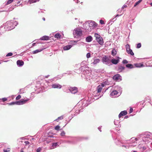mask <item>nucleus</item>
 <instances>
[{
  "mask_svg": "<svg viewBox=\"0 0 152 152\" xmlns=\"http://www.w3.org/2000/svg\"><path fill=\"white\" fill-rule=\"evenodd\" d=\"M152 134L151 133L147 132L140 134L138 138L141 139L140 138H141L143 142L148 143L151 141L152 138Z\"/></svg>",
  "mask_w": 152,
  "mask_h": 152,
  "instance_id": "obj_1",
  "label": "nucleus"
},
{
  "mask_svg": "<svg viewBox=\"0 0 152 152\" xmlns=\"http://www.w3.org/2000/svg\"><path fill=\"white\" fill-rule=\"evenodd\" d=\"M84 66L85 68L83 70L81 76L83 78L87 80H90L92 78V71L89 67Z\"/></svg>",
  "mask_w": 152,
  "mask_h": 152,
  "instance_id": "obj_2",
  "label": "nucleus"
},
{
  "mask_svg": "<svg viewBox=\"0 0 152 152\" xmlns=\"http://www.w3.org/2000/svg\"><path fill=\"white\" fill-rule=\"evenodd\" d=\"M113 137L115 143L118 146L124 148L125 149H128L130 147H131L128 143H123L125 142V140H121L118 138H114Z\"/></svg>",
  "mask_w": 152,
  "mask_h": 152,
  "instance_id": "obj_3",
  "label": "nucleus"
},
{
  "mask_svg": "<svg viewBox=\"0 0 152 152\" xmlns=\"http://www.w3.org/2000/svg\"><path fill=\"white\" fill-rule=\"evenodd\" d=\"M97 26V24L93 21L89 20L86 22V24H83L85 29L87 32H90L92 29V27H95Z\"/></svg>",
  "mask_w": 152,
  "mask_h": 152,
  "instance_id": "obj_4",
  "label": "nucleus"
},
{
  "mask_svg": "<svg viewBox=\"0 0 152 152\" xmlns=\"http://www.w3.org/2000/svg\"><path fill=\"white\" fill-rule=\"evenodd\" d=\"M139 139L138 138H135L134 137H133L129 140H125V142L123 143L124 144L128 143V144H129L131 147H134L137 145V143L136 141Z\"/></svg>",
  "mask_w": 152,
  "mask_h": 152,
  "instance_id": "obj_5",
  "label": "nucleus"
},
{
  "mask_svg": "<svg viewBox=\"0 0 152 152\" xmlns=\"http://www.w3.org/2000/svg\"><path fill=\"white\" fill-rule=\"evenodd\" d=\"M91 100V98H88L87 97L81 100L79 103L81 104V107L83 108L87 107L90 104V101Z\"/></svg>",
  "mask_w": 152,
  "mask_h": 152,
  "instance_id": "obj_6",
  "label": "nucleus"
},
{
  "mask_svg": "<svg viewBox=\"0 0 152 152\" xmlns=\"http://www.w3.org/2000/svg\"><path fill=\"white\" fill-rule=\"evenodd\" d=\"M94 37L96 38V40L100 45H102L104 43L103 38L101 36L97 33L94 34Z\"/></svg>",
  "mask_w": 152,
  "mask_h": 152,
  "instance_id": "obj_7",
  "label": "nucleus"
},
{
  "mask_svg": "<svg viewBox=\"0 0 152 152\" xmlns=\"http://www.w3.org/2000/svg\"><path fill=\"white\" fill-rule=\"evenodd\" d=\"M69 91L72 94H75L77 92V88L76 87H70L69 89H66V90H64V91L66 93H68Z\"/></svg>",
  "mask_w": 152,
  "mask_h": 152,
  "instance_id": "obj_8",
  "label": "nucleus"
},
{
  "mask_svg": "<svg viewBox=\"0 0 152 152\" xmlns=\"http://www.w3.org/2000/svg\"><path fill=\"white\" fill-rule=\"evenodd\" d=\"M120 91H121V90ZM121 94V91L118 92L116 90L113 91L110 94V96L112 98L118 97Z\"/></svg>",
  "mask_w": 152,
  "mask_h": 152,
  "instance_id": "obj_9",
  "label": "nucleus"
},
{
  "mask_svg": "<svg viewBox=\"0 0 152 152\" xmlns=\"http://www.w3.org/2000/svg\"><path fill=\"white\" fill-rule=\"evenodd\" d=\"M102 61L103 63L107 65H110V61L107 56H104L102 58Z\"/></svg>",
  "mask_w": 152,
  "mask_h": 152,
  "instance_id": "obj_10",
  "label": "nucleus"
},
{
  "mask_svg": "<svg viewBox=\"0 0 152 152\" xmlns=\"http://www.w3.org/2000/svg\"><path fill=\"white\" fill-rule=\"evenodd\" d=\"M30 99H21L18 101H16V105H21L25 104Z\"/></svg>",
  "mask_w": 152,
  "mask_h": 152,
  "instance_id": "obj_11",
  "label": "nucleus"
},
{
  "mask_svg": "<svg viewBox=\"0 0 152 152\" xmlns=\"http://www.w3.org/2000/svg\"><path fill=\"white\" fill-rule=\"evenodd\" d=\"M82 33V30L78 29L77 28H76L73 31V34L74 35H76L77 36H80Z\"/></svg>",
  "mask_w": 152,
  "mask_h": 152,
  "instance_id": "obj_12",
  "label": "nucleus"
},
{
  "mask_svg": "<svg viewBox=\"0 0 152 152\" xmlns=\"http://www.w3.org/2000/svg\"><path fill=\"white\" fill-rule=\"evenodd\" d=\"M18 24V23L17 21L10 20V30L14 28Z\"/></svg>",
  "mask_w": 152,
  "mask_h": 152,
  "instance_id": "obj_13",
  "label": "nucleus"
},
{
  "mask_svg": "<svg viewBox=\"0 0 152 152\" xmlns=\"http://www.w3.org/2000/svg\"><path fill=\"white\" fill-rule=\"evenodd\" d=\"M50 37L49 36H44L42 37H41L40 39H35L34 40V42L36 41V43H38V41L39 40H46L47 41L50 39Z\"/></svg>",
  "mask_w": 152,
  "mask_h": 152,
  "instance_id": "obj_14",
  "label": "nucleus"
},
{
  "mask_svg": "<svg viewBox=\"0 0 152 152\" xmlns=\"http://www.w3.org/2000/svg\"><path fill=\"white\" fill-rule=\"evenodd\" d=\"M120 58L119 57L117 56V59H115V58L112 59L110 61V63L111 62L112 64L116 65L119 62V59ZM111 64H110V65Z\"/></svg>",
  "mask_w": 152,
  "mask_h": 152,
  "instance_id": "obj_15",
  "label": "nucleus"
},
{
  "mask_svg": "<svg viewBox=\"0 0 152 152\" xmlns=\"http://www.w3.org/2000/svg\"><path fill=\"white\" fill-rule=\"evenodd\" d=\"M121 76L119 74L115 75L113 77V79L116 81H121L122 80Z\"/></svg>",
  "mask_w": 152,
  "mask_h": 152,
  "instance_id": "obj_16",
  "label": "nucleus"
},
{
  "mask_svg": "<svg viewBox=\"0 0 152 152\" xmlns=\"http://www.w3.org/2000/svg\"><path fill=\"white\" fill-rule=\"evenodd\" d=\"M60 143L59 142H55L52 143L50 145L51 149H54L58 147Z\"/></svg>",
  "mask_w": 152,
  "mask_h": 152,
  "instance_id": "obj_17",
  "label": "nucleus"
},
{
  "mask_svg": "<svg viewBox=\"0 0 152 152\" xmlns=\"http://www.w3.org/2000/svg\"><path fill=\"white\" fill-rule=\"evenodd\" d=\"M52 88H53L61 89L62 86L58 83H54L51 85Z\"/></svg>",
  "mask_w": 152,
  "mask_h": 152,
  "instance_id": "obj_18",
  "label": "nucleus"
},
{
  "mask_svg": "<svg viewBox=\"0 0 152 152\" xmlns=\"http://www.w3.org/2000/svg\"><path fill=\"white\" fill-rule=\"evenodd\" d=\"M24 64V61L21 60H18L17 61V64L18 67L22 66Z\"/></svg>",
  "mask_w": 152,
  "mask_h": 152,
  "instance_id": "obj_19",
  "label": "nucleus"
},
{
  "mask_svg": "<svg viewBox=\"0 0 152 152\" xmlns=\"http://www.w3.org/2000/svg\"><path fill=\"white\" fill-rule=\"evenodd\" d=\"M85 68V66H83L81 67L80 69H75L74 70V72L79 74L81 73V72L83 71V69Z\"/></svg>",
  "mask_w": 152,
  "mask_h": 152,
  "instance_id": "obj_20",
  "label": "nucleus"
},
{
  "mask_svg": "<svg viewBox=\"0 0 152 152\" xmlns=\"http://www.w3.org/2000/svg\"><path fill=\"white\" fill-rule=\"evenodd\" d=\"M127 113V112L126 110H124L121 111L119 113L118 115L119 118H120L122 116H125L126 115Z\"/></svg>",
  "mask_w": 152,
  "mask_h": 152,
  "instance_id": "obj_21",
  "label": "nucleus"
},
{
  "mask_svg": "<svg viewBox=\"0 0 152 152\" xmlns=\"http://www.w3.org/2000/svg\"><path fill=\"white\" fill-rule=\"evenodd\" d=\"M89 137H77V139L78 140H87L88 139Z\"/></svg>",
  "mask_w": 152,
  "mask_h": 152,
  "instance_id": "obj_22",
  "label": "nucleus"
},
{
  "mask_svg": "<svg viewBox=\"0 0 152 152\" xmlns=\"http://www.w3.org/2000/svg\"><path fill=\"white\" fill-rule=\"evenodd\" d=\"M93 40L92 37L91 36H89L87 37L86 39V41L88 42H91Z\"/></svg>",
  "mask_w": 152,
  "mask_h": 152,
  "instance_id": "obj_23",
  "label": "nucleus"
},
{
  "mask_svg": "<svg viewBox=\"0 0 152 152\" xmlns=\"http://www.w3.org/2000/svg\"><path fill=\"white\" fill-rule=\"evenodd\" d=\"M72 47V45H68L64 46L63 47V50H68L70 49Z\"/></svg>",
  "mask_w": 152,
  "mask_h": 152,
  "instance_id": "obj_24",
  "label": "nucleus"
},
{
  "mask_svg": "<svg viewBox=\"0 0 152 152\" xmlns=\"http://www.w3.org/2000/svg\"><path fill=\"white\" fill-rule=\"evenodd\" d=\"M125 69V67L124 66H119L118 69H117V71L119 72H122Z\"/></svg>",
  "mask_w": 152,
  "mask_h": 152,
  "instance_id": "obj_25",
  "label": "nucleus"
},
{
  "mask_svg": "<svg viewBox=\"0 0 152 152\" xmlns=\"http://www.w3.org/2000/svg\"><path fill=\"white\" fill-rule=\"evenodd\" d=\"M43 48H41L40 49L36 50H35L33 51L32 52V53H33V54H36L37 53H38L39 52L42 51V50H43Z\"/></svg>",
  "mask_w": 152,
  "mask_h": 152,
  "instance_id": "obj_26",
  "label": "nucleus"
},
{
  "mask_svg": "<svg viewBox=\"0 0 152 152\" xmlns=\"http://www.w3.org/2000/svg\"><path fill=\"white\" fill-rule=\"evenodd\" d=\"M147 148V147L146 146H142V148H141L140 151H141V152H146Z\"/></svg>",
  "mask_w": 152,
  "mask_h": 152,
  "instance_id": "obj_27",
  "label": "nucleus"
},
{
  "mask_svg": "<svg viewBox=\"0 0 152 152\" xmlns=\"http://www.w3.org/2000/svg\"><path fill=\"white\" fill-rule=\"evenodd\" d=\"M126 66L127 68L130 69H132L134 67L133 66V65L132 64H126Z\"/></svg>",
  "mask_w": 152,
  "mask_h": 152,
  "instance_id": "obj_28",
  "label": "nucleus"
},
{
  "mask_svg": "<svg viewBox=\"0 0 152 152\" xmlns=\"http://www.w3.org/2000/svg\"><path fill=\"white\" fill-rule=\"evenodd\" d=\"M26 92V91L24 88H22L20 89L18 94H21L25 93Z\"/></svg>",
  "mask_w": 152,
  "mask_h": 152,
  "instance_id": "obj_29",
  "label": "nucleus"
},
{
  "mask_svg": "<svg viewBox=\"0 0 152 152\" xmlns=\"http://www.w3.org/2000/svg\"><path fill=\"white\" fill-rule=\"evenodd\" d=\"M126 51L128 54H129L132 56H133L134 55V54L131 49H130L129 50Z\"/></svg>",
  "mask_w": 152,
  "mask_h": 152,
  "instance_id": "obj_30",
  "label": "nucleus"
},
{
  "mask_svg": "<svg viewBox=\"0 0 152 152\" xmlns=\"http://www.w3.org/2000/svg\"><path fill=\"white\" fill-rule=\"evenodd\" d=\"M102 89V88L100 85H99L97 87L96 90L98 93L100 92Z\"/></svg>",
  "mask_w": 152,
  "mask_h": 152,
  "instance_id": "obj_31",
  "label": "nucleus"
},
{
  "mask_svg": "<svg viewBox=\"0 0 152 152\" xmlns=\"http://www.w3.org/2000/svg\"><path fill=\"white\" fill-rule=\"evenodd\" d=\"M134 65L136 67H141L143 66V65L142 64H141L140 63L135 64Z\"/></svg>",
  "mask_w": 152,
  "mask_h": 152,
  "instance_id": "obj_32",
  "label": "nucleus"
},
{
  "mask_svg": "<svg viewBox=\"0 0 152 152\" xmlns=\"http://www.w3.org/2000/svg\"><path fill=\"white\" fill-rule=\"evenodd\" d=\"M115 88L117 89V91H118V92H119V91H120V90H121V92H122V88H121V87L120 86H115Z\"/></svg>",
  "mask_w": 152,
  "mask_h": 152,
  "instance_id": "obj_33",
  "label": "nucleus"
},
{
  "mask_svg": "<svg viewBox=\"0 0 152 152\" xmlns=\"http://www.w3.org/2000/svg\"><path fill=\"white\" fill-rule=\"evenodd\" d=\"M54 37L55 38H59L60 39L61 38V35L59 34V33H56L55 36Z\"/></svg>",
  "mask_w": 152,
  "mask_h": 152,
  "instance_id": "obj_34",
  "label": "nucleus"
},
{
  "mask_svg": "<svg viewBox=\"0 0 152 152\" xmlns=\"http://www.w3.org/2000/svg\"><path fill=\"white\" fill-rule=\"evenodd\" d=\"M117 54V51L115 50L114 48L111 51V54L112 56H114Z\"/></svg>",
  "mask_w": 152,
  "mask_h": 152,
  "instance_id": "obj_35",
  "label": "nucleus"
},
{
  "mask_svg": "<svg viewBox=\"0 0 152 152\" xmlns=\"http://www.w3.org/2000/svg\"><path fill=\"white\" fill-rule=\"evenodd\" d=\"M62 77L61 74L58 75L56 77L53 78L54 80H57L58 79H61Z\"/></svg>",
  "mask_w": 152,
  "mask_h": 152,
  "instance_id": "obj_36",
  "label": "nucleus"
},
{
  "mask_svg": "<svg viewBox=\"0 0 152 152\" xmlns=\"http://www.w3.org/2000/svg\"><path fill=\"white\" fill-rule=\"evenodd\" d=\"M83 111V110L82 109H81L80 110H76L75 112V113L74 115H76L77 114L79 113L80 112H82Z\"/></svg>",
  "mask_w": 152,
  "mask_h": 152,
  "instance_id": "obj_37",
  "label": "nucleus"
},
{
  "mask_svg": "<svg viewBox=\"0 0 152 152\" xmlns=\"http://www.w3.org/2000/svg\"><path fill=\"white\" fill-rule=\"evenodd\" d=\"M64 118L63 116L61 115L60 117H59L58 118H57L56 119L54 120V121H56L57 122H58L60 120H62Z\"/></svg>",
  "mask_w": 152,
  "mask_h": 152,
  "instance_id": "obj_38",
  "label": "nucleus"
},
{
  "mask_svg": "<svg viewBox=\"0 0 152 152\" xmlns=\"http://www.w3.org/2000/svg\"><path fill=\"white\" fill-rule=\"evenodd\" d=\"M100 61V60L98 58L95 59L94 61V62H93V64H96L97 63L99 62Z\"/></svg>",
  "mask_w": 152,
  "mask_h": 152,
  "instance_id": "obj_39",
  "label": "nucleus"
},
{
  "mask_svg": "<svg viewBox=\"0 0 152 152\" xmlns=\"http://www.w3.org/2000/svg\"><path fill=\"white\" fill-rule=\"evenodd\" d=\"M39 1V0H29L28 2L31 4V3L36 2Z\"/></svg>",
  "mask_w": 152,
  "mask_h": 152,
  "instance_id": "obj_40",
  "label": "nucleus"
},
{
  "mask_svg": "<svg viewBox=\"0 0 152 152\" xmlns=\"http://www.w3.org/2000/svg\"><path fill=\"white\" fill-rule=\"evenodd\" d=\"M120 122V121H119L118 120H115L114 121V124L118 126H119V124Z\"/></svg>",
  "mask_w": 152,
  "mask_h": 152,
  "instance_id": "obj_41",
  "label": "nucleus"
},
{
  "mask_svg": "<svg viewBox=\"0 0 152 152\" xmlns=\"http://www.w3.org/2000/svg\"><path fill=\"white\" fill-rule=\"evenodd\" d=\"M142 0H139L138 1H137L134 4V7H136L137 5H138L142 1Z\"/></svg>",
  "mask_w": 152,
  "mask_h": 152,
  "instance_id": "obj_42",
  "label": "nucleus"
},
{
  "mask_svg": "<svg viewBox=\"0 0 152 152\" xmlns=\"http://www.w3.org/2000/svg\"><path fill=\"white\" fill-rule=\"evenodd\" d=\"M116 17L114 18L112 20H110V22L109 23V24H110V25H111L113 22L115 20H116Z\"/></svg>",
  "mask_w": 152,
  "mask_h": 152,
  "instance_id": "obj_43",
  "label": "nucleus"
},
{
  "mask_svg": "<svg viewBox=\"0 0 152 152\" xmlns=\"http://www.w3.org/2000/svg\"><path fill=\"white\" fill-rule=\"evenodd\" d=\"M126 51L129 50L130 49H131L130 48V46L128 44L126 45Z\"/></svg>",
  "mask_w": 152,
  "mask_h": 152,
  "instance_id": "obj_44",
  "label": "nucleus"
},
{
  "mask_svg": "<svg viewBox=\"0 0 152 152\" xmlns=\"http://www.w3.org/2000/svg\"><path fill=\"white\" fill-rule=\"evenodd\" d=\"M141 47V43H139L137 44V46H136V48H140Z\"/></svg>",
  "mask_w": 152,
  "mask_h": 152,
  "instance_id": "obj_45",
  "label": "nucleus"
},
{
  "mask_svg": "<svg viewBox=\"0 0 152 152\" xmlns=\"http://www.w3.org/2000/svg\"><path fill=\"white\" fill-rule=\"evenodd\" d=\"M67 74L68 75H70L71 74V73L70 72L64 73H63V74H61V75L63 77V76H65V75Z\"/></svg>",
  "mask_w": 152,
  "mask_h": 152,
  "instance_id": "obj_46",
  "label": "nucleus"
},
{
  "mask_svg": "<svg viewBox=\"0 0 152 152\" xmlns=\"http://www.w3.org/2000/svg\"><path fill=\"white\" fill-rule=\"evenodd\" d=\"M60 128V126L58 125H57L55 127V129L56 130H59Z\"/></svg>",
  "mask_w": 152,
  "mask_h": 152,
  "instance_id": "obj_47",
  "label": "nucleus"
},
{
  "mask_svg": "<svg viewBox=\"0 0 152 152\" xmlns=\"http://www.w3.org/2000/svg\"><path fill=\"white\" fill-rule=\"evenodd\" d=\"M18 6V5H16L15 4V5L14 6H12L11 7H10V11L12 10L13 9H14V8L15 7V6Z\"/></svg>",
  "mask_w": 152,
  "mask_h": 152,
  "instance_id": "obj_48",
  "label": "nucleus"
},
{
  "mask_svg": "<svg viewBox=\"0 0 152 152\" xmlns=\"http://www.w3.org/2000/svg\"><path fill=\"white\" fill-rule=\"evenodd\" d=\"M115 129V130H116V131H117L118 133H120V129H119L117 127H116Z\"/></svg>",
  "mask_w": 152,
  "mask_h": 152,
  "instance_id": "obj_49",
  "label": "nucleus"
},
{
  "mask_svg": "<svg viewBox=\"0 0 152 152\" xmlns=\"http://www.w3.org/2000/svg\"><path fill=\"white\" fill-rule=\"evenodd\" d=\"M115 129V130H116V131H117L118 133H120V129H119L117 127H116Z\"/></svg>",
  "mask_w": 152,
  "mask_h": 152,
  "instance_id": "obj_50",
  "label": "nucleus"
},
{
  "mask_svg": "<svg viewBox=\"0 0 152 152\" xmlns=\"http://www.w3.org/2000/svg\"><path fill=\"white\" fill-rule=\"evenodd\" d=\"M122 63L124 64H126L128 63V61L126 59H124L122 61Z\"/></svg>",
  "mask_w": 152,
  "mask_h": 152,
  "instance_id": "obj_51",
  "label": "nucleus"
},
{
  "mask_svg": "<svg viewBox=\"0 0 152 152\" xmlns=\"http://www.w3.org/2000/svg\"><path fill=\"white\" fill-rule=\"evenodd\" d=\"M21 98V96L20 95H19L17 96L16 98V100H18L20 99Z\"/></svg>",
  "mask_w": 152,
  "mask_h": 152,
  "instance_id": "obj_52",
  "label": "nucleus"
},
{
  "mask_svg": "<svg viewBox=\"0 0 152 152\" xmlns=\"http://www.w3.org/2000/svg\"><path fill=\"white\" fill-rule=\"evenodd\" d=\"M65 134V132L64 131H63L60 134V135L62 136H64Z\"/></svg>",
  "mask_w": 152,
  "mask_h": 152,
  "instance_id": "obj_53",
  "label": "nucleus"
},
{
  "mask_svg": "<svg viewBox=\"0 0 152 152\" xmlns=\"http://www.w3.org/2000/svg\"><path fill=\"white\" fill-rule=\"evenodd\" d=\"M91 57V54L90 53H88L86 54V57L87 58H88Z\"/></svg>",
  "mask_w": 152,
  "mask_h": 152,
  "instance_id": "obj_54",
  "label": "nucleus"
},
{
  "mask_svg": "<svg viewBox=\"0 0 152 152\" xmlns=\"http://www.w3.org/2000/svg\"><path fill=\"white\" fill-rule=\"evenodd\" d=\"M142 146H143L142 145L140 144L138 146V148L140 149V151L142 148Z\"/></svg>",
  "mask_w": 152,
  "mask_h": 152,
  "instance_id": "obj_55",
  "label": "nucleus"
},
{
  "mask_svg": "<svg viewBox=\"0 0 152 152\" xmlns=\"http://www.w3.org/2000/svg\"><path fill=\"white\" fill-rule=\"evenodd\" d=\"M41 150V148H39L36 150V152H40Z\"/></svg>",
  "mask_w": 152,
  "mask_h": 152,
  "instance_id": "obj_56",
  "label": "nucleus"
},
{
  "mask_svg": "<svg viewBox=\"0 0 152 152\" xmlns=\"http://www.w3.org/2000/svg\"><path fill=\"white\" fill-rule=\"evenodd\" d=\"M133 111V109L132 107H130V110L129 111V113H131Z\"/></svg>",
  "mask_w": 152,
  "mask_h": 152,
  "instance_id": "obj_57",
  "label": "nucleus"
},
{
  "mask_svg": "<svg viewBox=\"0 0 152 152\" xmlns=\"http://www.w3.org/2000/svg\"><path fill=\"white\" fill-rule=\"evenodd\" d=\"M16 104V101L10 103V105Z\"/></svg>",
  "mask_w": 152,
  "mask_h": 152,
  "instance_id": "obj_58",
  "label": "nucleus"
},
{
  "mask_svg": "<svg viewBox=\"0 0 152 152\" xmlns=\"http://www.w3.org/2000/svg\"><path fill=\"white\" fill-rule=\"evenodd\" d=\"M99 23L101 24H104V22L102 20H100L99 21Z\"/></svg>",
  "mask_w": 152,
  "mask_h": 152,
  "instance_id": "obj_59",
  "label": "nucleus"
},
{
  "mask_svg": "<svg viewBox=\"0 0 152 152\" xmlns=\"http://www.w3.org/2000/svg\"><path fill=\"white\" fill-rule=\"evenodd\" d=\"M2 100L3 102H4L7 101V98H2Z\"/></svg>",
  "mask_w": 152,
  "mask_h": 152,
  "instance_id": "obj_60",
  "label": "nucleus"
},
{
  "mask_svg": "<svg viewBox=\"0 0 152 152\" xmlns=\"http://www.w3.org/2000/svg\"><path fill=\"white\" fill-rule=\"evenodd\" d=\"M102 127V126H100L98 128V129L100 132H102V130H101Z\"/></svg>",
  "mask_w": 152,
  "mask_h": 152,
  "instance_id": "obj_61",
  "label": "nucleus"
},
{
  "mask_svg": "<svg viewBox=\"0 0 152 152\" xmlns=\"http://www.w3.org/2000/svg\"><path fill=\"white\" fill-rule=\"evenodd\" d=\"M127 7V5H124L122 7H121V10H123L124 8V7Z\"/></svg>",
  "mask_w": 152,
  "mask_h": 152,
  "instance_id": "obj_62",
  "label": "nucleus"
},
{
  "mask_svg": "<svg viewBox=\"0 0 152 152\" xmlns=\"http://www.w3.org/2000/svg\"><path fill=\"white\" fill-rule=\"evenodd\" d=\"M24 143L26 145H28L30 143V142L28 141H25Z\"/></svg>",
  "mask_w": 152,
  "mask_h": 152,
  "instance_id": "obj_63",
  "label": "nucleus"
},
{
  "mask_svg": "<svg viewBox=\"0 0 152 152\" xmlns=\"http://www.w3.org/2000/svg\"><path fill=\"white\" fill-rule=\"evenodd\" d=\"M4 152H9V150L4 149Z\"/></svg>",
  "mask_w": 152,
  "mask_h": 152,
  "instance_id": "obj_64",
  "label": "nucleus"
}]
</instances>
